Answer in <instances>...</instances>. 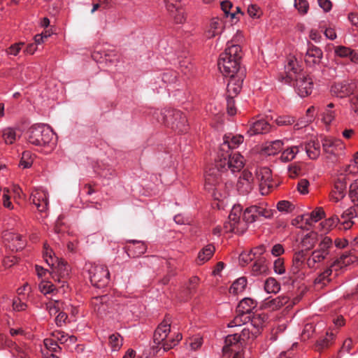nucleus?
Returning <instances> with one entry per match:
<instances>
[{"label":"nucleus","mask_w":358,"mask_h":358,"mask_svg":"<svg viewBox=\"0 0 358 358\" xmlns=\"http://www.w3.org/2000/svg\"><path fill=\"white\" fill-rule=\"evenodd\" d=\"M243 141V136L241 135L233 136L229 134L224 136L218 152L220 159L217 161V167L225 168L227 166L232 173L238 172L243 169V156L231 152V150L237 148Z\"/></svg>","instance_id":"nucleus-1"},{"label":"nucleus","mask_w":358,"mask_h":358,"mask_svg":"<svg viewBox=\"0 0 358 358\" xmlns=\"http://www.w3.org/2000/svg\"><path fill=\"white\" fill-rule=\"evenodd\" d=\"M281 82L292 85L296 93L301 97L310 94L313 89V80L298 64L297 60L289 58L285 66V75L279 77Z\"/></svg>","instance_id":"nucleus-2"},{"label":"nucleus","mask_w":358,"mask_h":358,"mask_svg":"<svg viewBox=\"0 0 358 358\" xmlns=\"http://www.w3.org/2000/svg\"><path fill=\"white\" fill-rule=\"evenodd\" d=\"M241 46L228 43L224 52L220 55L217 63L220 71L225 77L237 76L241 71L245 76V70L241 67Z\"/></svg>","instance_id":"nucleus-3"},{"label":"nucleus","mask_w":358,"mask_h":358,"mask_svg":"<svg viewBox=\"0 0 358 358\" xmlns=\"http://www.w3.org/2000/svg\"><path fill=\"white\" fill-rule=\"evenodd\" d=\"M171 317L166 315L156 329L153 336L155 345L152 348L154 352L158 353L162 350L163 352H167L176 346L181 341L182 336L180 333H177L167 339L171 332Z\"/></svg>","instance_id":"nucleus-4"},{"label":"nucleus","mask_w":358,"mask_h":358,"mask_svg":"<svg viewBox=\"0 0 358 358\" xmlns=\"http://www.w3.org/2000/svg\"><path fill=\"white\" fill-rule=\"evenodd\" d=\"M43 257L46 263L52 268L50 273L55 281L65 282L69 275L70 267L67 263L55 255L52 249L44 245Z\"/></svg>","instance_id":"nucleus-5"},{"label":"nucleus","mask_w":358,"mask_h":358,"mask_svg":"<svg viewBox=\"0 0 358 358\" xmlns=\"http://www.w3.org/2000/svg\"><path fill=\"white\" fill-rule=\"evenodd\" d=\"M158 122L164 124L176 132L180 134L186 132L188 129L186 116L180 110L166 109L159 114L156 113Z\"/></svg>","instance_id":"nucleus-6"},{"label":"nucleus","mask_w":358,"mask_h":358,"mask_svg":"<svg viewBox=\"0 0 358 358\" xmlns=\"http://www.w3.org/2000/svg\"><path fill=\"white\" fill-rule=\"evenodd\" d=\"M27 141L36 146H45L49 144L54 136L50 127L45 124H34L26 133Z\"/></svg>","instance_id":"nucleus-7"},{"label":"nucleus","mask_w":358,"mask_h":358,"mask_svg":"<svg viewBox=\"0 0 358 358\" xmlns=\"http://www.w3.org/2000/svg\"><path fill=\"white\" fill-rule=\"evenodd\" d=\"M352 262L353 260L349 253H343L340 258L334 260L323 272L318 275V276L315 279L314 283L316 285H319L320 287H323L331 280L330 276L332 274L333 269L337 271L339 268L350 264Z\"/></svg>","instance_id":"nucleus-8"},{"label":"nucleus","mask_w":358,"mask_h":358,"mask_svg":"<svg viewBox=\"0 0 358 358\" xmlns=\"http://www.w3.org/2000/svg\"><path fill=\"white\" fill-rule=\"evenodd\" d=\"M229 169L227 166L225 168H220L215 163V168L210 169L206 174L205 178V188L208 192H212L213 195L216 198L217 187L220 185L221 182V178L220 172Z\"/></svg>","instance_id":"nucleus-9"},{"label":"nucleus","mask_w":358,"mask_h":358,"mask_svg":"<svg viewBox=\"0 0 358 358\" xmlns=\"http://www.w3.org/2000/svg\"><path fill=\"white\" fill-rule=\"evenodd\" d=\"M92 284L98 287H103L109 281L110 273L104 265L92 266L89 270Z\"/></svg>","instance_id":"nucleus-10"},{"label":"nucleus","mask_w":358,"mask_h":358,"mask_svg":"<svg viewBox=\"0 0 358 358\" xmlns=\"http://www.w3.org/2000/svg\"><path fill=\"white\" fill-rule=\"evenodd\" d=\"M241 211L242 208L240 205L234 206L229 215V220H230L229 230L238 234H243L248 229V223L245 221H240Z\"/></svg>","instance_id":"nucleus-11"},{"label":"nucleus","mask_w":358,"mask_h":358,"mask_svg":"<svg viewBox=\"0 0 358 358\" xmlns=\"http://www.w3.org/2000/svg\"><path fill=\"white\" fill-rule=\"evenodd\" d=\"M256 180L259 183V189L262 194H267L273 188L271 180V170L267 167H263L255 171Z\"/></svg>","instance_id":"nucleus-12"},{"label":"nucleus","mask_w":358,"mask_h":358,"mask_svg":"<svg viewBox=\"0 0 358 358\" xmlns=\"http://www.w3.org/2000/svg\"><path fill=\"white\" fill-rule=\"evenodd\" d=\"M166 8L171 17L177 24H182L185 21L184 8L180 0H164Z\"/></svg>","instance_id":"nucleus-13"},{"label":"nucleus","mask_w":358,"mask_h":358,"mask_svg":"<svg viewBox=\"0 0 358 358\" xmlns=\"http://www.w3.org/2000/svg\"><path fill=\"white\" fill-rule=\"evenodd\" d=\"M357 88V84L354 81L343 80L341 82L335 83L332 85L331 94L343 98L352 94Z\"/></svg>","instance_id":"nucleus-14"},{"label":"nucleus","mask_w":358,"mask_h":358,"mask_svg":"<svg viewBox=\"0 0 358 358\" xmlns=\"http://www.w3.org/2000/svg\"><path fill=\"white\" fill-rule=\"evenodd\" d=\"M254 177L252 172L244 170L238 180L236 188L242 194H248L254 187Z\"/></svg>","instance_id":"nucleus-15"},{"label":"nucleus","mask_w":358,"mask_h":358,"mask_svg":"<svg viewBox=\"0 0 358 358\" xmlns=\"http://www.w3.org/2000/svg\"><path fill=\"white\" fill-rule=\"evenodd\" d=\"M30 200L39 212H45L48 207V194L43 189H35L30 196Z\"/></svg>","instance_id":"nucleus-16"},{"label":"nucleus","mask_w":358,"mask_h":358,"mask_svg":"<svg viewBox=\"0 0 358 358\" xmlns=\"http://www.w3.org/2000/svg\"><path fill=\"white\" fill-rule=\"evenodd\" d=\"M229 78V80L227 88V96L234 97L241 92L245 76H243V71H241L239 74H237V76Z\"/></svg>","instance_id":"nucleus-17"},{"label":"nucleus","mask_w":358,"mask_h":358,"mask_svg":"<svg viewBox=\"0 0 358 358\" xmlns=\"http://www.w3.org/2000/svg\"><path fill=\"white\" fill-rule=\"evenodd\" d=\"M323 56L322 50L311 43H308V48L304 57L305 62L308 66L318 64Z\"/></svg>","instance_id":"nucleus-18"},{"label":"nucleus","mask_w":358,"mask_h":358,"mask_svg":"<svg viewBox=\"0 0 358 358\" xmlns=\"http://www.w3.org/2000/svg\"><path fill=\"white\" fill-rule=\"evenodd\" d=\"M347 182L346 177L343 176L339 177L334 183V189L331 192V199L338 202L343 199L346 194Z\"/></svg>","instance_id":"nucleus-19"},{"label":"nucleus","mask_w":358,"mask_h":358,"mask_svg":"<svg viewBox=\"0 0 358 358\" xmlns=\"http://www.w3.org/2000/svg\"><path fill=\"white\" fill-rule=\"evenodd\" d=\"M238 334H235L229 335L225 338V345L223 348L224 353L231 352L238 353L241 352V350L243 348V345L241 343Z\"/></svg>","instance_id":"nucleus-20"},{"label":"nucleus","mask_w":358,"mask_h":358,"mask_svg":"<svg viewBox=\"0 0 358 358\" xmlns=\"http://www.w3.org/2000/svg\"><path fill=\"white\" fill-rule=\"evenodd\" d=\"M223 29L224 24L222 21L217 17H214L211 19L208 24L206 26L204 31V36L207 39H210L217 35H220L222 32Z\"/></svg>","instance_id":"nucleus-21"},{"label":"nucleus","mask_w":358,"mask_h":358,"mask_svg":"<svg viewBox=\"0 0 358 358\" xmlns=\"http://www.w3.org/2000/svg\"><path fill=\"white\" fill-rule=\"evenodd\" d=\"M306 254L304 250L296 252L292 259L291 271L293 274H297L306 266Z\"/></svg>","instance_id":"nucleus-22"},{"label":"nucleus","mask_w":358,"mask_h":358,"mask_svg":"<svg viewBox=\"0 0 358 358\" xmlns=\"http://www.w3.org/2000/svg\"><path fill=\"white\" fill-rule=\"evenodd\" d=\"M358 216V204L352 206L347 210H344L341 214V219L343 220L342 224L345 229H350L353 222L351 219Z\"/></svg>","instance_id":"nucleus-23"},{"label":"nucleus","mask_w":358,"mask_h":358,"mask_svg":"<svg viewBox=\"0 0 358 358\" xmlns=\"http://www.w3.org/2000/svg\"><path fill=\"white\" fill-rule=\"evenodd\" d=\"M358 216V204L352 206L347 210H344L341 214V219L343 220L342 224L345 229H350L353 222L351 219Z\"/></svg>","instance_id":"nucleus-24"},{"label":"nucleus","mask_w":358,"mask_h":358,"mask_svg":"<svg viewBox=\"0 0 358 358\" xmlns=\"http://www.w3.org/2000/svg\"><path fill=\"white\" fill-rule=\"evenodd\" d=\"M270 128L271 127L266 121L264 120H259L250 125L248 133L250 136L265 134L269 131Z\"/></svg>","instance_id":"nucleus-25"},{"label":"nucleus","mask_w":358,"mask_h":358,"mask_svg":"<svg viewBox=\"0 0 358 358\" xmlns=\"http://www.w3.org/2000/svg\"><path fill=\"white\" fill-rule=\"evenodd\" d=\"M322 145L324 152L328 154L335 155L338 150V148H341L342 143L340 140L324 137L322 139Z\"/></svg>","instance_id":"nucleus-26"},{"label":"nucleus","mask_w":358,"mask_h":358,"mask_svg":"<svg viewBox=\"0 0 358 358\" xmlns=\"http://www.w3.org/2000/svg\"><path fill=\"white\" fill-rule=\"evenodd\" d=\"M308 157L316 159L320 155V143L317 140H311L303 145V149Z\"/></svg>","instance_id":"nucleus-27"},{"label":"nucleus","mask_w":358,"mask_h":358,"mask_svg":"<svg viewBox=\"0 0 358 358\" xmlns=\"http://www.w3.org/2000/svg\"><path fill=\"white\" fill-rule=\"evenodd\" d=\"M248 212L255 215V221L258 220L260 217L270 218L273 215L271 210L266 209L262 206H251L248 207Z\"/></svg>","instance_id":"nucleus-28"},{"label":"nucleus","mask_w":358,"mask_h":358,"mask_svg":"<svg viewBox=\"0 0 358 358\" xmlns=\"http://www.w3.org/2000/svg\"><path fill=\"white\" fill-rule=\"evenodd\" d=\"M327 256L317 250H313L306 259V266L309 268H314L317 264L322 262Z\"/></svg>","instance_id":"nucleus-29"},{"label":"nucleus","mask_w":358,"mask_h":358,"mask_svg":"<svg viewBox=\"0 0 358 358\" xmlns=\"http://www.w3.org/2000/svg\"><path fill=\"white\" fill-rule=\"evenodd\" d=\"M107 299L108 296L106 295H103L95 297L92 300V304L94 306V311L100 315H102L106 311L108 308V305L106 304Z\"/></svg>","instance_id":"nucleus-30"},{"label":"nucleus","mask_w":358,"mask_h":358,"mask_svg":"<svg viewBox=\"0 0 358 358\" xmlns=\"http://www.w3.org/2000/svg\"><path fill=\"white\" fill-rule=\"evenodd\" d=\"M266 319V315H265L264 313H251L250 326L253 329H257L259 330V334L263 328L264 323L265 322Z\"/></svg>","instance_id":"nucleus-31"},{"label":"nucleus","mask_w":358,"mask_h":358,"mask_svg":"<svg viewBox=\"0 0 358 358\" xmlns=\"http://www.w3.org/2000/svg\"><path fill=\"white\" fill-rule=\"evenodd\" d=\"M257 302L250 298H245L240 301L237 308L236 313H252V310L256 307Z\"/></svg>","instance_id":"nucleus-32"},{"label":"nucleus","mask_w":358,"mask_h":358,"mask_svg":"<svg viewBox=\"0 0 358 358\" xmlns=\"http://www.w3.org/2000/svg\"><path fill=\"white\" fill-rule=\"evenodd\" d=\"M318 240V234L315 231H310L306 234L301 240L302 248L306 250H311Z\"/></svg>","instance_id":"nucleus-33"},{"label":"nucleus","mask_w":358,"mask_h":358,"mask_svg":"<svg viewBox=\"0 0 358 358\" xmlns=\"http://www.w3.org/2000/svg\"><path fill=\"white\" fill-rule=\"evenodd\" d=\"M268 271V266L266 264V259L264 257H258L253 263L252 266V272L253 275H258L261 274L266 273Z\"/></svg>","instance_id":"nucleus-34"},{"label":"nucleus","mask_w":358,"mask_h":358,"mask_svg":"<svg viewBox=\"0 0 358 358\" xmlns=\"http://www.w3.org/2000/svg\"><path fill=\"white\" fill-rule=\"evenodd\" d=\"M259 335V330L257 329H253L252 327H245L244 328L241 334L238 335V337L241 343L243 345L245 344L247 340L249 339H255Z\"/></svg>","instance_id":"nucleus-35"},{"label":"nucleus","mask_w":358,"mask_h":358,"mask_svg":"<svg viewBox=\"0 0 358 358\" xmlns=\"http://www.w3.org/2000/svg\"><path fill=\"white\" fill-rule=\"evenodd\" d=\"M215 247L209 244L203 248L198 255V261L199 264H203L208 261L215 252Z\"/></svg>","instance_id":"nucleus-36"},{"label":"nucleus","mask_w":358,"mask_h":358,"mask_svg":"<svg viewBox=\"0 0 358 358\" xmlns=\"http://www.w3.org/2000/svg\"><path fill=\"white\" fill-rule=\"evenodd\" d=\"M3 238L8 241H13L14 243L13 247L15 248L16 250L22 249L24 246V241L22 240L23 237L21 235L6 233L4 234Z\"/></svg>","instance_id":"nucleus-37"},{"label":"nucleus","mask_w":358,"mask_h":358,"mask_svg":"<svg viewBox=\"0 0 358 358\" xmlns=\"http://www.w3.org/2000/svg\"><path fill=\"white\" fill-rule=\"evenodd\" d=\"M303 149V145L299 146H292L284 150L281 155V159L285 162L292 160L296 155Z\"/></svg>","instance_id":"nucleus-38"},{"label":"nucleus","mask_w":358,"mask_h":358,"mask_svg":"<svg viewBox=\"0 0 358 358\" xmlns=\"http://www.w3.org/2000/svg\"><path fill=\"white\" fill-rule=\"evenodd\" d=\"M333 246L332 239L329 236H324L322 238V240L320 241L318 248L316 249L317 251H320L321 253L324 254L326 256H328L330 252V249Z\"/></svg>","instance_id":"nucleus-39"},{"label":"nucleus","mask_w":358,"mask_h":358,"mask_svg":"<svg viewBox=\"0 0 358 358\" xmlns=\"http://www.w3.org/2000/svg\"><path fill=\"white\" fill-rule=\"evenodd\" d=\"M17 137V132L13 128L7 127L2 130V138L6 144H13Z\"/></svg>","instance_id":"nucleus-40"},{"label":"nucleus","mask_w":358,"mask_h":358,"mask_svg":"<svg viewBox=\"0 0 358 358\" xmlns=\"http://www.w3.org/2000/svg\"><path fill=\"white\" fill-rule=\"evenodd\" d=\"M324 215V211L322 208H317L310 215H306V224L311 225L313 222H317L320 220Z\"/></svg>","instance_id":"nucleus-41"},{"label":"nucleus","mask_w":358,"mask_h":358,"mask_svg":"<svg viewBox=\"0 0 358 358\" xmlns=\"http://www.w3.org/2000/svg\"><path fill=\"white\" fill-rule=\"evenodd\" d=\"M247 285V280L244 277L238 278L230 287V292L234 294H237L242 292Z\"/></svg>","instance_id":"nucleus-42"},{"label":"nucleus","mask_w":358,"mask_h":358,"mask_svg":"<svg viewBox=\"0 0 358 358\" xmlns=\"http://www.w3.org/2000/svg\"><path fill=\"white\" fill-rule=\"evenodd\" d=\"M63 303L59 300H50L45 303L46 310L50 315L59 313L62 308Z\"/></svg>","instance_id":"nucleus-43"},{"label":"nucleus","mask_w":358,"mask_h":358,"mask_svg":"<svg viewBox=\"0 0 358 358\" xmlns=\"http://www.w3.org/2000/svg\"><path fill=\"white\" fill-rule=\"evenodd\" d=\"M282 145L283 143L280 140H277L271 142L268 145L266 146L264 150L268 155H275L281 150Z\"/></svg>","instance_id":"nucleus-44"},{"label":"nucleus","mask_w":358,"mask_h":358,"mask_svg":"<svg viewBox=\"0 0 358 358\" xmlns=\"http://www.w3.org/2000/svg\"><path fill=\"white\" fill-rule=\"evenodd\" d=\"M38 289L44 295L54 294L56 291L55 286L50 281L44 280L39 283Z\"/></svg>","instance_id":"nucleus-45"},{"label":"nucleus","mask_w":358,"mask_h":358,"mask_svg":"<svg viewBox=\"0 0 358 358\" xmlns=\"http://www.w3.org/2000/svg\"><path fill=\"white\" fill-rule=\"evenodd\" d=\"M264 289L268 293H277L280 290V285L274 278H269L265 282Z\"/></svg>","instance_id":"nucleus-46"},{"label":"nucleus","mask_w":358,"mask_h":358,"mask_svg":"<svg viewBox=\"0 0 358 358\" xmlns=\"http://www.w3.org/2000/svg\"><path fill=\"white\" fill-rule=\"evenodd\" d=\"M220 5L222 10L227 17L230 16L232 20H239V17H236V13L231 12V10L233 8V4L231 1H223L221 2Z\"/></svg>","instance_id":"nucleus-47"},{"label":"nucleus","mask_w":358,"mask_h":358,"mask_svg":"<svg viewBox=\"0 0 358 358\" xmlns=\"http://www.w3.org/2000/svg\"><path fill=\"white\" fill-rule=\"evenodd\" d=\"M110 345L114 351H117L122 345V338L119 334H113L109 336Z\"/></svg>","instance_id":"nucleus-48"},{"label":"nucleus","mask_w":358,"mask_h":358,"mask_svg":"<svg viewBox=\"0 0 358 358\" xmlns=\"http://www.w3.org/2000/svg\"><path fill=\"white\" fill-rule=\"evenodd\" d=\"M334 334L332 333H327V337L322 338L317 342L316 348L318 351H321L327 348H328L330 345V342L334 338Z\"/></svg>","instance_id":"nucleus-49"},{"label":"nucleus","mask_w":358,"mask_h":358,"mask_svg":"<svg viewBox=\"0 0 358 358\" xmlns=\"http://www.w3.org/2000/svg\"><path fill=\"white\" fill-rule=\"evenodd\" d=\"M277 208L280 212L291 213L294 210V206L288 201L282 200L278 202Z\"/></svg>","instance_id":"nucleus-50"},{"label":"nucleus","mask_w":358,"mask_h":358,"mask_svg":"<svg viewBox=\"0 0 358 358\" xmlns=\"http://www.w3.org/2000/svg\"><path fill=\"white\" fill-rule=\"evenodd\" d=\"M275 122L278 126H287L295 122V118L289 115L279 116L276 118Z\"/></svg>","instance_id":"nucleus-51"},{"label":"nucleus","mask_w":358,"mask_h":358,"mask_svg":"<svg viewBox=\"0 0 358 358\" xmlns=\"http://www.w3.org/2000/svg\"><path fill=\"white\" fill-rule=\"evenodd\" d=\"M31 155L29 151H24L20 162V165L24 169L29 168L32 164Z\"/></svg>","instance_id":"nucleus-52"},{"label":"nucleus","mask_w":358,"mask_h":358,"mask_svg":"<svg viewBox=\"0 0 358 358\" xmlns=\"http://www.w3.org/2000/svg\"><path fill=\"white\" fill-rule=\"evenodd\" d=\"M294 6L301 14H306L309 8L306 0H294Z\"/></svg>","instance_id":"nucleus-53"},{"label":"nucleus","mask_w":358,"mask_h":358,"mask_svg":"<svg viewBox=\"0 0 358 358\" xmlns=\"http://www.w3.org/2000/svg\"><path fill=\"white\" fill-rule=\"evenodd\" d=\"M335 53L341 57H350L352 50L348 47L340 45L335 48Z\"/></svg>","instance_id":"nucleus-54"},{"label":"nucleus","mask_w":358,"mask_h":358,"mask_svg":"<svg viewBox=\"0 0 358 358\" xmlns=\"http://www.w3.org/2000/svg\"><path fill=\"white\" fill-rule=\"evenodd\" d=\"M264 306L265 308H268L271 310H275L280 308L278 297L272 299H266Z\"/></svg>","instance_id":"nucleus-55"},{"label":"nucleus","mask_w":358,"mask_h":358,"mask_svg":"<svg viewBox=\"0 0 358 358\" xmlns=\"http://www.w3.org/2000/svg\"><path fill=\"white\" fill-rule=\"evenodd\" d=\"M248 13L252 18H258L262 15V11L257 5L251 4L248 8Z\"/></svg>","instance_id":"nucleus-56"},{"label":"nucleus","mask_w":358,"mask_h":358,"mask_svg":"<svg viewBox=\"0 0 358 358\" xmlns=\"http://www.w3.org/2000/svg\"><path fill=\"white\" fill-rule=\"evenodd\" d=\"M314 329H315V328H314V326L313 324H310V323L306 324L304 326L303 330L302 331V334H301L302 338L303 340L308 339L311 336L312 334L313 333Z\"/></svg>","instance_id":"nucleus-57"},{"label":"nucleus","mask_w":358,"mask_h":358,"mask_svg":"<svg viewBox=\"0 0 358 358\" xmlns=\"http://www.w3.org/2000/svg\"><path fill=\"white\" fill-rule=\"evenodd\" d=\"M8 193L9 190L6 188H4L3 194V205L4 207L13 210L14 208V206L10 201V196L8 194Z\"/></svg>","instance_id":"nucleus-58"},{"label":"nucleus","mask_w":358,"mask_h":358,"mask_svg":"<svg viewBox=\"0 0 358 358\" xmlns=\"http://www.w3.org/2000/svg\"><path fill=\"white\" fill-rule=\"evenodd\" d=\"M199 279L196 276L192 277L189 280L188 285H187V289L189 294H192L194 292L196 286L199 284Z\"/></svg>","instance_id":"nucleus-59"},{"label":"nucleus","mask_w":358,"mask_h":358,"mask_svg":"<svg viewBox=\"0 0 358 358\" xmlns=\"http://www.w3.org/2000/svg\"><path fill=\"white\" fill-rule=\"evenodd\" d=\"M227 110L229 115H234L236 113V108L235 107V102L234 97L227 96Z\"/></svg>","instance_id":"nucleus-60"},{"label":"nucleus","mask_w":358,"mask_h":358,"mask_svg":"<svg viewBox=\"0 0 358 358\" xmlns=\"http://www.w3.org/2000/svg\"><path fill=\"white\" fill-rule=\"evenodd\" d=\"M44 343L45 346L51 351L57 352L59 350H60V347L58 345L56 341L52 339H45Z\"/></svg>","instance_id":"nucleus-61"},{"label":"nucleus","mask_w":358,"mask_h":358,"mask_svg":"<svg viewBox=\"0 0 358 358\" xmlns=\"http://www.w3.org/2000/svg\"><path fill=\"white\" fill-rule=\"evenodd\" d=\"M13 192L14 194V200L16 203L20 204V200L23 199L25 196L22 193L21 187L17 185H14L13 187Z\"/></svg>","instance_id":"nucleus-62"},{"label":"nucleus","mask_w":358,"mask_h":358,"mask_svg":"<svg viewBox=\"0 0 358 358\" xmlns=\"http://www.w3.org/2000/svg\"><path fill=\"white\" fill-rule=\"evenodd\" d=\"M273 268L276 273L282 274L285 273L284 262L279 258L274 262Z\"/></svg>","instance_id":"nucleus-63"},{"label":"nucleus","mask_w":358,"mask_h":358,"mask_svg":"<svg viewBox=\"0 0 358 358\" xmlns=\"http://www.w3.org/2000/svg\"><path fill=\"white\" fill-rule=\"evenodd\" d=\"M309 182L306 179L299 180L297 188L300 193L306 194L308 192Z\"/></svg>","instance_id":"nucleus-64"}]
</instances>
